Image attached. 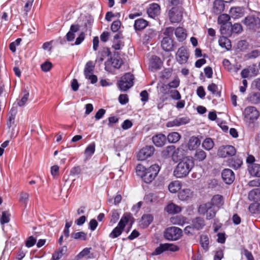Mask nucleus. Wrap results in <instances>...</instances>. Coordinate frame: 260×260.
Returning <instances> with one entry per match:
<instances>
[{"instance_id":"obj_53","label":"nucleus","mask_w":260,"mask_h":260,"mask_svg":"<svg viewBox=\"0 0 260 260\" xmlns=\"http://www.w3.org/2000/svg\"><path fill=\"white\" fill-rule=\"evenodd\" d=\"M242 26L240 23H235L233 25H231L232 34L233 32L239 34L242 32Z\"/></svg>"},{"instance_id":"obj_44","label":"nucleus","mask_w":260,"mask_h":260,"mask_svg":"<svg viewBox=\"0 0 260 260\" xmlns=\"http://www.w3.org/2000/svg\"><path fill=\"white\" fill-rule=\"evenodd\" d=\"M260 56V51L257 49L253 50L245 55V58L247 59H253Z\"/></svg>"},{"instance_id":"obj_31","label":"nucleus","mask_w":260,"mask_h":260,"mask_svg":"<svg viewBox=\"0 0 260 260\" xmlns=\"http://www.w3.org/2000/svg\"><path fill=\"white\" fill-rule=\"evenodd\" d=\"M175 35L177 38V40L182 42L184 40L187 36L186 30L184 28L181 27H177L175 30Z\"/></svg>"},{"instance_id":"obj_11","label":"nucleus","mask_w":260,"mask_h":260,"mask_svg":"<svg viewBox=\"0 0 260 260\" xmlns=\"http://www.w3.org/2000/svg\"><path fill=\"white\" fill-rule=\"evenodd\" d=\"M94 66L92 61H89L86 63L84 70L85 78L90 80L92 84L96 83L98 80L97 77L92 74Z\"/></svg>"},{"instance_id":"obj_48","label":"nucleus","mask_w":260,"mask_h":260,"mask_svg":"<svg viewBox=\"0 0 260 260\" xmlns=\"http://www.w3.org/2000/svg\"><path fill=\"white\" fill-rule=\"evenodd\" d=\"M230 19V17L229 15L226 14H223L220 15L218 18V22L219 24L222 25L224 24H228V21Z\"/></svg>"},{"instance_id":"obj_1","label":"nucleus","mask_w":260,"mask_h":260,"mask_svg":"<svg viewBox=\"0 0 260 260\" xmlns=\"http://www.w3.org/2000/svg\"><path fill=\"white\" fill-rule=\"evenodd\" d=\"M160 170L158 165L154 164L146 169L142 165H138L136 168V173L146 183L151 182L157 175Z\"/></svg>"},{"instance_id":"obj_42","label":"nucleus","mask_w":260,"mask_h":260,"mask_svg":"<svg viewBox=\"0 0 260 260\" xmlns=\"http://www.w3.org/2000/svg\"><path fill=\"white\" fill-rule=\"evenodd\" d=\"M194 156L197 161H202L206 158L207 153L204 150L199 149L196 151Z\"/></svg>"},{"instance_id":"obj_49","label":"nucleus","mask_w":260,"mask_h":260,"mask_svg":"<svg viewBox=\"0 0 260 260\" xmlns=\"http://www.w3.org/2000/svg\"><path fill=\"white\" fill-rule=\"evenodd\" d=\"M201 244L203 249L207 251L208 249L209 239L207 236L202 235L201 237Z\"/></svg>"},{"instance_id":"obj_7","label":"nucleus","mask_w":260,"mask_h":260,"mask_svg":"<svg viewBox=\"0 0 260 260\" xmlns=\"http://www.w3.org/2000/svg\"><path fill=\"white\" fill-rule=\"evenodd\" d=\"M182 230L177 227L172 226L167 228L164 232V237L170 241L178 240L182 236Z\"/></svg>"},{"instance_id":"obj_28","label":"nucleus","mask_w":260,"mask_h":260,"mask_svg":"<svg viewBox=\"0 0 260 260\" xmlns=\"http://www.w3.org/2000/svg\"><path fill=\"white\" fill-rule=\"evenodd\" d=\"M181 208L173 203L169 204L165 208L166 211L169 214H177L179 213L181 211Z\"/></svg>"},{"instance_id":"obj_4","label":"nucleus","mask_w":260,"mask_h":260,"mask_svg":"<svg viewBox=\"0 0 260 260\" xmlns=\"http://www.w3.org/2000/svg\"><path fill=\"white\" fill-rule=\"evenodd\" d=\"M131 218L130 214L125 213L120 219L118 225L110 233L109 237L115 239L119 236L122 233L124 227Z\"/></svg>"},{"instance_id":"obj_46","label":"nucleus","mask_w":260,"mask_h":260,"mask_svg":"<svg viewBox=\"0 0 260 260\" xmlns=\"http://www.w3.org/2000/svg\"><path fill=\"white\" fill-rule=\"evenodd\" d=\"M95 145L94 143L90 144L85 150V154L87 157H90L95 152Z\"/></svg>"},{"instance_id":"obj_35","label":"nucleus","mask_w":260,"mask_h":260,"mask_svg":"<svg viewBox=\"0 0 260 260\" xmlns=\"http://www.w3.org/2000/svg\"><path fill=\"white\" fill-rule=\"evenodd\" d=\"M220 31L221 34L222 35L225 36V37L231 36L232 30L231 23L221 25Z\"/></svg>"},{"instance_id":"obj_8","label":"nucleus","mask_w":260,"mask_h":260,"mask_svg":"<svg viewBox=\"0 0 260 260\" xmlns=\"http://www.w3.org/2000/svg\"><path fill=\"white\" fill-rule=\"evenodd\" d=\"M123 63L121 58L117 56L111 57L105 62V70L109 72H112L115 69H118Z\"/></svg>"},{"instance_id":"obj_5","label":"nucleus","mask_w":260,"mask_h":260,"mask_svg":"<svg viewBox=\"0 0 260 260\" xmlns=\"http://www.w3.org/2000/svg\"><path fill=\"white\" fill-rule=\"evenodd\" d=\"M244 120L247 124L250 125L256 121L259 116V112L253 106H248L244 111Z\"/></svg>"},{"instance_id":"obj_37","label":"nucleus","mask_w":260,"mask_h":260,"mask_svg":"<svg viewBox=\"0 0 260 260\" xmlns=\"http://www.w3.org/2000/svg\"><path fill=\"white\" fill-rule=\"evenodd\" d=\"M219 45L226 50H230L231 48L230 40L227 38V37L222 36L220 37L218 41Z\"/></svg>"},{"instance_id":"obj_45","label":"nucleus","mask_w":260,"mask_h":260,"mask_svg":"<svg viewBox=\"0 0 260 260\" xmlns=\"http://www.w3.org/2000/svg\"><path fill=\"white\" fill-rule=\"evenodd\" d=\"M180 84V80L179 79H175L172 81L170 82L167 85H164L162 88L165 89H169L170 88H176L178 87Z\"/></svg>"},{"instance_id":"obj_38","label":"nucleus","mask_w":260,"mask_h":260,"mask_svg":"<svg viewBox=\"0 0 260 260\" xmlns=\"http://www.w3.org/2000/svg\"><path fill=\"white\" fill-rule=\"evenodd\" d=\"M181 135L177 132H172L168 134V141L170 143H176L181 139Z\"/></svg>"},{"instance_id":"obj_60","label":"nucleus","mask_w":260,"mask_h":260,"mask_svg":"<svg viewBox=\"0 0 260 260\" xmlns=\"http://www.w3.org/2000/svg\"><path fill=\"white\" fill-rule=\"evenodd\" d=\"M121 22L119 20L114 21L111 26V29L113 32H116L119 29Z\"/></svg>"},{"instance_id":"obj_24","label":"nucleus","mask_w":260,"mask_h":260,"mask_svg":"<svg viewBox=\"0 0 260 260\" xmlns=\"http://www.w3.org/2000/svg\"><path fill=\"white\" fill-rule=\"evenodd\" d=\"M209 203L212 204V206L214 207L220 208L224 204L223 197L220 194H216L213 197Z\"/></svg>"},{"instance_id":"obj_64","label":"nucleus","mask_w":260,"mask_h":260,"mask_svg":"<svg viewBox=\"0 0 260 260\" xmlns=\"http://www.w3.org/2000/svg\"><path fill=\"white\" fill-rule=\"evenodd\" d=\"M248 185L250 187H260V179H256L251 181H250Z\"/></svg>"},{"instance_id":"obj_54","label":"nucleus","mask_w":260,"mask_h":260,"mask_svg":"<svg viewBox=\"0 0 260 260\" xmlns=\"http://www.w3.org/2000/svg\"><path fill=\"white\" fill-rule=\"evenodd\" d=\"M10 220V214L8 212L6 211H4L2 212V215L0 219V221L1 224H4L5 223H8Z\"/></svg>"},{"instance_id":"obj_26","label":"nucleus","mask_w":260,"mask_h":260,"mask_svg":"<svg viewBox=\"0 0 260 260\" xmlns=\"http://www.w3.org/2000/svg\"><path fill=\"white\" fill-rule=\"evenodd\" d=\"M182 186V183L180 181L175 180L170 182L168 185V189L171 193H176Z\"/></svg>"},{"instance_id":"obj_59","label":"nucleus","mask_w":260,"mask_h":260,"mask_svg":"<svg viewBox=\"0 0 260 260\" xmlns=\"http://www.w3.org/2000/svg\"><path fill=\"white\" fill-rule=\"evenodd\" d=\"M156 35V32L153 29H148L145 35V38L147 40L153 38Z\"/></svg>"},{"instance_id":"obj_34","label":"nucleus","mask_w":260,"mask_h":260,"mask_svg":"<svg viewBox=\"0 0 260 260\" xmlns=\"http://www.w3.org/2000/svg\"><path fill=\"white\" fill-rule=\"evenodd\" d=\"M148 25V22L142 18L138 19L135 21L134 28L136 30H141Z\"/></svg>"},{"instance_id":"obj_6","label":"nucleus","mask_w":260,"mask_h":260,"mask_svg":"<svg viewBox=\"0 0 260 260\" xmlns=\"http://www.w3.org/2000/svg\"><path fill=\"white\" fill-rule=\"evenodd\" d=\"M134 77L130 73L125 74L119 80L118 86L121 91H125L134 85Z\"/></svg>"},{"instance_id":"obj_43","label":"nucleus","mask_w":260,"mask_h":260,"mask_svg":"<svg viewBox=\"0 0 260 260\" xmlns=\"http://www.w3.org/2000/svg\"><path fill=\"white\" fill-rule=\"evenodd\" d=\"M192 225L198 230L202 229L205 225L204 220L203 218L197 217L192 221Z\"/></svg>"},{"instance_id":"obj_30","label":"nucleus","mask_w":260,"mask_h":260,"mask_svg":"<svg viewBox=\"0 0 260 260\" xmlns=\"http://www.w3.org/2000/svg\"><path fill=\"white\" fill-rule=\"evenodd\" d=\"M230 14L234 19L240 18L243 15V9L239 7L232 8L230 10Z\"/></svg>"},{"instance_id":"obj_58","label":"nucleus","mask_w":260,"mask_h":260,"mask_svg":"<svg viewBox=\"0 0 260 260\" xmlns=\"http://www.w3.org/2000/svg\"><path fill=\"white\" fill-rule=\"evenodd\" d=\"M176 119L178 124L179 126L187 124L189 122V119L187 117H177Z\"/></svg>"},{"instance_id":"obj_16","label":"nucleus","mask_w":260,"mask_h":260,"mask_svg":"<svg viewBox=\"0 0 260 260\" xmlns=\"http://www.w3.org/2000/svg\"><path fill=\"white\" fill-rule=\"evenodd\" d=\"M244 23L250 29H256L260 27V20L258 18L253 16L246 17L244 19Z\"/></svg>"},{"instance_id":"obj_14","label":"nucleus","mask_w":260,"mask_h":260,"mask_svg":"<svg viewBox=\"0 0 260 260\" xmlns=\"http://www.w3.org/2000/svg\"><path fill=\"white\" fill-rule=\"evenodd\" d=\"M169 18L172 23L180 21L182 18V11L181 8L173 7L169 11Z\"/></svg>"},{"instance_id":"obj_13","label":"nucleus","mask_w":260,"mask_h":260,"mask_svg":"<svg viewBox=\"0 0 260 260\" xmlns=\"http://www.w3.org/2000/svg\"><path fill=\"white\" fill-rule=\"evenodd\" d=\"M236 153L235 147L231 145L222 146L219 148L217 151V155L221 157L233 156Z\"/></svg>"},{"instance_id":"obj_15","label":"nucleus","mask_w":260,"mask_h":260,"mask_svg":"<svg viewBox=\"0 0 260 260\" xmlns=\"http://www.w3.org/2000/svg\"><path fill=\"white\" fill-rule=\"evenodd\" d=\"M154 151V148L152 146H147L141 149L139 152L137 157L140 160H143L151 156Z\"/></svg>"},{"instance_id":"obj_55","label":"nucleus","mask_w":260,"mask_h":260,"mask_svg":"<svg viewBox=\"0 0 260 260\" xmlns=\"http://www.w3.org/2000/svg\"><path fill=\"white\" fill-rule=\"evenodd\" d=\"M249 211L252 214H256L259 212L258 205L257 203H252L249 206Z\"/></svg>"},{"instance_id":"obj_3","label":"nucleus","mask_w":260,"mask_h":260,"mask_svg":"<svg viewBox=\"0 0 260 260\" xmlns=\"http://www.w3.org/2000/svg\"><path fill=\"white\" fill-rule=\"evenodd\" d=\"M162 153L166 156L171 154L173 161H177L186 154V151L185 149V146L181 145L177 149H175L174 146H168L163 151Z\"/></svg>"},{"instance_id":"obj_25","label":"nucleus","mask_w":260,"mask_h":260,"mask_svg":"<svg viewBox=\"0 0 260 260\" xmlns=\"http://www.w3.org/2000/svg\"><path fill=\"white\" fill-rule=\"evenodd\" d=\"M224 5L221 0H215L213 4V12L216 15L220 14L223 11Z\"/></svg>"},{"instance_id":"obj_51","label":"nucleus","mask_w":260,"mask_h":260,"mask_svg":"<svg viewBox=\"0 0 260 260\" xmlns=\"http://www.w3.org/2000/svg\"><path fill=\"white\" fill-rule=\"evenodd\" d=\"M24 92L25 93L22 96V98L17 102V105L20 107H22L24 106L27 103L28 99L29 92L26 91H25Z\"/></svg>"},{"instance_id":"obj_33","label":"nucleus","mask_w":260,"mask_h":260,"mask_svg":"<svg viewBox=\"0 0 260 260\" xmlns=\"http://www.w3.org/2000/svg\"><path fill=\"white\" fill-rule=\"evenodd\" d=\"M250 174L253 176L260 177V165L254 164L248 166Z\"/></svg>"},{"instance_id":"obj_63","label":"nucleus","mask_w":260,"mask_h":260,"mask_svg":"<svg viewBox=\"0 0 260 260\" xmlns=\"http://www.w3.org/2000/svg\"><path fill=\"white\" fill-rule=\"evenodd\" d=\"M52 68V63L49 61H46L41 65V69L44 72L49 71Z\"/></svg>"},{"instance_id":"obj_19","label":"nucleus","mask_w":260,"mask_h":260,"mask_svg":"<svg viewBox=\"0 0 260 260\" xmlns=\"http://www.w3.org/2000/svg\"><path fill=\"white\" fill-rule=\"evenodd\" d=\"M160 8L157 4L153 3L149 5L147 9V13L149 17L154 18L159 15Z\"/></svg>"},{"instance_id":"obj_18","label":"nucleus","mask_w":260,"mask_h":260,"mask_svg":"<svg viewBox=\"0 0 260 260\" xmlns=\"http://www.w3.org/2000/svg\"><path fill=\"white\" fill-rule=\"evenodd\" d=\"M221 176L223 180L228 184L232 183L235 180V174L233 171L229 169H224Z\"/></svg>"},{"instance_id":"obj_21","label":"nucleus","mask_w":260,"mask_h":260,"mask_svg":"<svg viewBox=\"0 0 260 260\" xmlns=\"http://www.w3.org/2000/svg\"><path fill=\"white\" fill-rule=\"evenodd\" d=\"M161 46L165 51H171L174 46L173 41L170 37H164L161 41Z\"/></svg>"},{"instance_id":"obj_50","label":"nucleus","mask_w":260,"mask_h":260,"mask_svg":"<svg viewBox=\"0 0 260 260\" xmlns=\"http://www.w3.org/2000/svg\"><path fill=\"white\" fill-rule=\"evenodd\" d=\"M90 253V249L89 248H84L82 251H81L77 256V258L78 259H80L83 258H86L88 259L89 256H88Z\"/></svg>"},{"instance_id":"obj_40","label":"nucleus","mask_w":260,"mask_h":260,"mask_svg":"<svg viewBox=\"0 0 260 260\" xmlns=\"http://www.w3.org/2000/svg\"><path fill=\"white\" fill-rule=\"evenodd\" d=\"M170 221L173 224L183 225L186 222L185 218L182 216H176L170 218Z\"/></svg>"},{"instance_id":"obj_47","label":"nucleus","mask_w":260,"mask_h":260,"mask_svg":"<svg viewBox=\"0 0 260 260\" xmlns=\"http://www.w3.org/2000/svg\"><path fill=\"white\" fill-rule=\"evenodd\" d=\"M72 237L77 240H86L87 239V235L83 232L74 233L72 234Z\"/></svg>"},{"instance_id":"obj_36","label":"nucleus","mask_w":260,"mask_h":260,"mask_svg":"<svg viewBox=\"0 0 260 260\" xmlns=\"http://www.w3.org/2000/svg\"><path fill=\"white\" fill-rule=\"evenodd\" d=\"M202 147L207 151H210L214 146V142L211 138H206L202 142Z\"/></svg>"},{"instance_id":"obj_22","label":"nucleus","mask_w":260,"mask_h":260,"mask_svg":"<svg viewBox=\"0 0 260 260\" xmlns=\"http://www.w3.org/2000/svg\"><path fill=\"white\" fill-rule=\"evenodd\" d=\"M201 144V141L200 139L195 136L191 137L187 143V147L190 150H194L197 149Z\"/></svg>"},{"instance_id":"obj_17","label":"nucleus","mask_w":260,"mask_h":260,"mask_svg":"<svg viewBox=\"0 0 260 260\" xmlns=\"http://www.w3.org/2000/svg\"><path fill=\"white\" fill-rule=\"evenodd\" d=\"M194 196V192L189 188L181 189L178 194V199L182 201H189Z\"/></svg>"},{"instance_id":"obj_41","label":"nucleus","mask_w":260,"mask_h":260,"mask_svg":"<svg viewBox=\"0 0 260 260\" xmlns=\"http://www.w3.org/2000/svg\"><path fill=\"white\" fill-rule=\"evenodd\" d=\"M153 217L152 215L146 214L144 215L141 220V224L143 227L148 226L153 221Z\"/></svg>"},{"instance_id":"obj_32","label":"nucleus","mask_w":260,"mask_h":260,"mask_svg":"<svg viewBox=\"0 0 260 260\" xmlns=\"http://www.w3.org/2000/svg\"><path fill=\"white\" fill-rule=\"evenodd\" d=\"M247 100L253 104H260V92H252L249 94Z\"/></svg>"},{"instance_id":"obj_61","label":"nucleus","mask_w":260,"mask_h":260,"mask_svg":"<svg viewBox=\"0 0 260 260\" xmlns=\"http://www.w3.org/2000/svg\"><path fill=\"white\" fill-rule=\"evenodd\" d=\"M120 103L122 105H125L128 102V96L126 94H120L118 98Z\"/></svg>"},{"instance_id":"obj_20","label":"nucleus","mask_w":260,"mask_h":260,"mask_svg":"<svg viewBox=\"0 0 260 260\" xmlns=\"http://www.w3.org/2000/svg\"><path fill=\"white\" fill-rule=\"evenodd\" d=\"M162 62L159 57L157 56H152L149 62V69L154 71L160 69Z\"/></svg>"},{"instance_id":"obj_12","label":"nucleus","mask_w":260,"mask_h":260,"mask_svg":"<svg viewBox=\"0 0 260 260\" xmlns=\"http://www.w3.org/2000/svg\"><path fill=\"white\" fill-rule=\"evenodd\" d=\"M189 56V52L186 48L184 46L179 48L176 54V60L180 64L186 63Z\"/></svg>"},{"instance_id":"obj_62","label":"nucleus","mask_w":260,"mask_h":260,"mask_svg":"<svg viewBox=\"0 0 260 260\" xmlns=\"http://www.w3.org/2000/svg\"><path fill=\"white\" fill-rule=\"evenodd\" d=\"M171 97L175 100H180L181 96L179 92L177 90H172L170 92Z\"/></svg>"},{"instance_id":"obj_2","label":"nucleus","mask_w":260,"mask_h":260,"mask_svg":"<svg viewBox=\"0 0 260 260\" xmlns=\"http://www.w3.org/2000/svg\"><path fill=\"white\" fill-rule=\"evenodd\" d=\"M194 167V161L190 157L183 158L175 168L173 174L177 178L187 176Z\"/></svg>"},{"instance_id":"obj_56","label":"nucleus","mask_w":260,"mask_h":260,"mask_svg":"<svg viewBox=\"0 0 260 260\" xmlns=\"http://www.w3.org/2000/svg\"><path fill=\"white\" fill-rule=\"evenodd\" d=\"M243 163V161L242 159L240 158H236L234 160H232L231 162V165L235 169H237L239 168L242 165Z\"/></svg>"},{"instance_id":"obj_57","label":"nucleus","mask_w":260,"mask_h":260,"mask_svg":"<svg viewBox=\"0 0 260 260\" xmlns=\"http://www.w3.org/2000/svg\"><path fill=\"white\" fill-rule=\"evenodd\" d=\"M29 194L25 192H21L20 193L19 201L25 205L26 204V202L28 199Z\"/></svg>"},{"instance_id":"obj_27","label":"nucleus","mask_w":260,"mask_h":260,"mask_svg":"<svg viewBox=\"0 0 260 260\" xmlns=\"http://www.w3.org/2000/svg\"><path fill=\"white\" fill-rule=\"evenodd\" d=\"M79 26L77 24H73L71 26L70 31L66 35V38L68 41L71 42L74 40L75 37V32L78 31Z\"/></svg>"},{"instance_id":"obj_9","label":"nucleus","mask_w":260,"mask_h":260,"mask_svg":"<svg viewBox=\"0 0 260 260\" xmlns=\"http://www.w3.org/2000/svg\"><path fill=\"white\" fill-rule=\"evenodd\" d=\"M199 212L201 214H206L207 219L213 218L216 214V210L214 207L212 206V204L209 203L200 205L199 208Z\"/></svg>"},{"instance_id":"obj_10","label":"nucleus","mask_w":260,"mask_h":260,"mask_svg":"<svg viewBox=\"0 0 260 260\" xmlns=\"http://www.w3.org/2000/svg\"><path fill=\"white\" fill-rule=\"evenodd\" d=\"M178 247L173 244H161L158 247L155 248L154 251L151 253V255H158L166 251H171L172 252H175L178 251Z\"/></svg>"},{"instance_id":"obj_29","label":"nucleus","mask_w":260,"mask_h":260,"mask_svg":"<svg viewBox=\"0 0 260 260\" xmlns=\"http://www.w3.org/2000/svg\"><path fill=\"white\" fill-rule=\"evenodd\" d=\"M248 198L251 201H260V188H255L250 190L248 193Z\"/></svg>"},{"instance_id":"obj_39","label":"nucleus","mask_w":260,"mask_h":260,"mask_svg":"<svg viewBox=\"0 0 260 260\" xmlns=\"http://www.w3.org/2000/svg\"><path fill=\"white\" fill-rule=\"evenodd\" d=\"M67 250L66 246L61 247L53 254L51 260H59L66 253Z\"/></svg>"},{"instance_id":"obj_23","label":"nucleus","mask_w":260,"mask_h":260,"mask_svg":"<svg viewBox=\"0 0 260 260\" xmlns=\"http://www.w3.org/2000/svg\"><path fill=\"white\" fill-rule=\"evenodd\" d=\"M152 141L155 146L161 147L164 146L166 143V137L164 134H157L152 137Z\"/></svg>"},{"instance_id":"obj_52","label":"nucleus","mask_w":260,"mask_h":260,"mask_svg":"<svg viewBox=\"0 0 260 260\" xmlns=\"http://www.w3.org/2000/svg\"><path fill=\"white\" fill-rule=\"evenodd\" d=\"M144 200L147 204H152L156 202V199L153 193H149L145 196Z\"/></svg>"}]
</instances>
